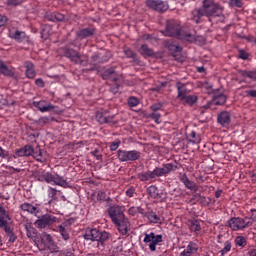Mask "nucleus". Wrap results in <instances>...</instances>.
<instances>
[{
	"label": "nucleus",
	"mask_w": 256,
	"mask_h": 256,
	"mask_svg": "<svg viewBox=\"0 0 256 256\" xmlns=\"http://www.w3.org/2000/svg\"><path fill=\"white\" fill-rule=\"evenodd\" d=\"M224 7L219 3H216L215 0H203L202 7L195 9L192 12V20L194 23H201V18L207 17L208 21L212 23L213 17H222L225 19L223 15Z\"/></svg>",
	"instance_id": "f257e3e1"
},
{
	"label": "nucleus",
	"mask_w": 256,
	"mask_h": 256,
	"mask_svg": "<svg viewBox=\"0 0 256 256\" xmlns=\"http://www.w3.org/2000/svg\"><path fill=\"white\" fill-rule=\"evenodd\" d=\"M173 171H177V166L174 163H166L162 167H156L153 171L138 173L137 179L142 182L155 181L157 177H167Z\"/></svg>",
	"instance_id": "f03ea898"
},
{
	"label": "nucleus",
	"mask_w": 256,
	"mask_h": 256,
	"mask_svg": "<svg viewBox=\"0 0 256 256\" xmlns=\"http://www.w3.org/2000/svg\"><path fill=\"white\" fill-rule=\"evenodd\" d=\"M161 33L162 35H165V37H175L182 41H193V39H195L192 34L183 32L181 24L175 20L166 21L165 30H162Z\"/></svg>",
	"instance_id": "7ed1b4c3"
},
{
	"label": "nucleus",
	"mask_w": 256,
	"mask_h": 256,
	"mask_svg": "<svg viewBox=\"0 0 256 256\" xmlns=\"http://www.w3.org/2000/svg\"><path fill=\"white\" fill-rule=\"evenodd\" d=\"M111 237V233L97 228H87L85 234H83L85 241H91L92 243L96 241L97 247H102V249H105V245L109 242Z\"/></svg>",
	"instance_id": "20e7f679"
},
{
	"label": "nucleus",
	"mask_w": 256,
	"mask_h": 256,
	"mask_svg": "<svg viewBox=\"0 0 256 256\" xmlns=\"http://www.w3.org/2000/svg\"><path fill=\"white\" fill-rule=\"evenodd\" d=\"M60 51L62 55L69 59L71 63H74V65H81L82 67H87L89 65L87 56L79 53V51L71 47L64 46Z\"/></svg>",
	"instance_id": "39448f33"
},
{
	"label": "nucleus",
	"mask_w": 256,
	"mask_h": 256,
	"mask_svg": "<svg viewBox=\"0 0 256 256\" xmlns=\"http://www.w3.org/2000/svg\"><path fill=\"white\" fill-rule=\"evenodd\" d=\"M36 217L38 219L34 222V225L37 229H50V227H53L59 221L57 216L49 213L41 215L40 212Z\"/></svg>",
	"instance_id": "423d86ee"
},
{
	"label": "nucleus",
	"mask_w": 256,
	"mask_h": 256,
	"mask_svg": "<svg viewBox=\"0 0 256 256\" xmlns=\"http://www.w3.org/2000/svg\"><path fill=\"white\" fill-rule=\"evenodd\" d=\"M218 245H222V248L219 250L220 256H225L228 253H231L233 249V239L229 238V232H221L216 236Z\"/></svg>",
	"instance_id": "0eeeda50"
},
{
	"label": "nucleus",
	"mask_w": 256,
	"mask_h": 256,
	"mask_svg": "<svg viewBox=\"0 0 256 256\" xmlns=\"http://www.w3.org/2000/svg\"><path fill=\"white\" fill-rule=\"evenodd\" d=\"M117 158L122 163H127L129 161H139L141 159V152L137 150H121L117 151Z\"/></svg>",
	"instance_id": "6e6552de"
},
{
	"label": "nucleus",
	"mask_w": 256,
	"mask_h": 256,
	"mask_svg": "<svg viewBox=\"0 0 256 256\" xmlns=\"http://www.w3.org/2000/svg\"><path fill=\"white\" fill-rule=\"evenodd\" d=\"M227 225L232 231H245V229L251 227V224L247 219H245V217H232L227 221Z\"/></svg>",
	"instance_id": "1a4fd4ad"
},
{
	"label": "nucleus",
	"mask_w": 256,
	"mask_h": 256,
	"mask_svg": "<svg viewBox=\"0 0 256 256\" xmlns=\"http://www.w3.org/2000/svg\"><path fill=\"white\" fill-rule=\"evenodd\" d=\"M144 243H149L148 247L150 251H157V245L163 243V235L155 234V232L144 233Z\"/></svg>",
	"instance_id": "9d476101"
},
{
	"label": "nucleus",
	"mask_w": 256,
	"mask_h": 256,
	"mask_svg": "<svg viewBox=\"0 0 256 256\" xmlns=\"http://www.w3.org/2000/svg\"><path fill=\"white\" fill-rule=\"evenodd\" d=\"M115 115H111L108 110H100L96 113V121L100 123V125H117L119 123L118 120H115Z\"/></svg>",
	"instance_id": "9b49d317"
},
{
	"label": "nucleus",
	"mask_w": 256,
	"mask_h": 256,
	"mask_svg": "<svg viewBox=\"0 0 256 256\" xmlns=\"http://www.w3.org/2000/svg\"><path fill=\"white\" fill-rule=\"evenodd\" d=\"M112 223L115 225L120 235H129V231H131V222L125 215L122 218H119L116 222Z\"/></svg>",
	"instance_id": "f8f14e48"
},
{
	"label": "nucleus",
	"mask_w": 256,
	"mask_h": 256,
	"mask_svg": "<svg viewBox=\"0 0 256 256\" xmlns=\"http://www.w3.org/2000/svg\"><path fill=\"white\" fill-rule=\"evenodd\" d=\"M146 5L149 9L158 13H165L169 10V2L163 0H147Z\"/></svg>",
	"instance_id": "ddd939ff"
},
{
	"label": "nucleus",
	"mask_w": 256,
	"mask_h": 256,
	"mask_svg": "<svg viewBox=\"0 0 256 256\" xmlns=\"http://www.w3.org/2000/svg\"><path fill=\"white\" fill-rule=\"evenodd\" d=\"M108 215L112 223L117 222L118 219L125 217V207L119 205H112L108 208Z\"/></svg>",
	"instance_id": "4468645a"
},
{
	"label": "nucleus",
	"mask_w": 256,
	"mask_h": 256,
	"mask_svg": "<svg viewBox=\"0 0 256 256\" xmlns=\"http://www.w3.org/2000/svg\"><path fill=\"white\" fill-rule=\"evenodd\" d=\"M8 37H10V39H14L17 43H29V36H27L25 31L10 30Z\"/></svg>",
	"instance_id": "2eb2a0df"
},
{
	"label": "nucleus",
	"mask_w": 256,
	"mask_h": 256,
	"mask_svg": "<svg viewBox=\"0 0 256 256\" xmlns=\"http://www.w3.org/2000/svg\"><path fill=\"white\" fill-rule=\"evenodd\" d=\"M179 180L181 181V183H183L186 189H189L190 191H194L195 193L199 191V186H197V183H195L194 181H191L189 177H187L186 173H180Z\"/></svg>",
	"instance_id": "dca6fc26"
},
{
	"label": "nucleus",
	"mask_w": 256,
	"mask_h": 256,
	"mask_svg": "<svg viewBox=\"0 0 256 256\" xmlns=\"http://www.w3.org/2000/svg\"><path fill=\"white\" fill-rule=\"evenodd\" d=\"M97 33V28L95 26H90L86 28H82L76 32V36L78 39H89V37H93Z\"/></svg>",
	"instance_id": "f3484780"
},
{
	"label": "nucleus",
	"mask_w": 256,
	"mask_h": 256,
	"mask_svg": "<svg viewBox=\"0 0 256 256\" xmlns=\"http://www.w3.org/2000/svg\"><path fill=\"white\" fill-rule=\"evenodd\" d=\"M119 74L115 71V67L107 68L102 73V79L104 81H113V83H117L119 81Z\"/></svg>",
	"instance_id": "a211bd4d"
},
{
	"label": "nucleus",
	"mask_w": 256,
	"mask_h": 256,
	"mask_svg": "<svg viewBox=\"0 0 256 256\" xmlns=\"http://www.w3.org/2000/svg\"><path fill=\"white\" fill-rule=\"evenodd\" d=\"M217 123L221 127H229L231 125V112L222 111L217 115Z\"/></svg>",
	"instance_id": "6ab92c4d"
},
{
	"label": "nucleus",
	"mask_w": 256,
	"mask_h": 256,
	"mask_svg": "<svg viewBox=\"0 0 256 256\" xmlns=\"http://www.w3.org/2000/svg\"><path fill=\"white\" fill-rule=\"evenodd\" d=\"M175 87H176L177 93H178L176 96V99H178V101H183L185 99V96L188 93H191V91L189 89H187V84H185L181 81L176 82Z\"/></svg>",
	"instance_id": "aec40b11"
},
{
	"label": "nucleus",
	"mask_w": 256,
	"mask_h": 256,
	"mask_svg": "<svg viewBox=\"0 0 256 256\" xmlns=\"http://www.w3.org/2000/svg\"><path fill=\"white\" fill-rule=\"evenodd\" d=\"M33 105L41 113H47V112L53 111V109H55V105H53L45 100L34 101Z\"/></svg>",
	"instance_id": "412c9836"
},
{
	"label": "nucleus",
	"mask_w": 256,
	"mask_h": 256,
	"mask_svg": "<svg viewBox=\"0 0 256 256\" xmlns=\"http://www.w3.org/2000/svg\"><path fill=\"white\" fill-rule=\"evenodd\" d=\"M32 157H34L38 163H47V151L41 149L40 146L33 148Z\"/></svg>",
	"instance_id": "4be33fe9"
},
{
	"label": "nucleus",
	"mask_w": 256,
	"mask_h": 256,
	"mask_svg": "<svg viewBox=\"0 0 256 256\" xmlns=\"http://www.w3.org/2000/svg\"><path fill=\"white\" fill-rule=\"evenodd\" d=\"M20 209L26 213H30V215H35V217H39V213H41V209L39 207L33 206V204L29 202L22 203L20 205Z\"/></svg>",
	"instance_id": "5701e85b"
},
{
	"label": "nucleus",
	"mask_w": 256,
	"mask_h": 256,
	"mask_svg": "<svg viewBox=\"0 0 256 256\" xmlns=\"http://www.w3.org/2000/svg\"><path fill=\"white\" fill-rule=\"evenodd\" d=\"M212 103L214 105H225L227 103V95H224L219 89L213 91Z\"/></svg>",
	"instance_id": "b1692460"
},
{
	"label": "nucleus",
	"mask_w": 256,
	"mask_h": 256,
	"mask_svg": "<svg viewBox=\"0 0 256 256\" xmlns=\"http://www.w3.org/2000/svg\"><path fill=\"white\" fill-rule=\"evenodd\" d=\"M147 194L151 199H165L163 191H160L155 185H151L147 188Z\"/></svg>",
	"instance_id": "393cba45"
},
{
	"label": "nucleus",
	"mask_w": 256,
	"mask_h": 256,
	"mask_svg": "<svg viewBox=\"0 0 256 256\" xmlns=\"http://www.w3.org/2000/svg\"><path fill=\"white\" fill-rule=\"evenodd\" d=\"M46 19L52 21V23H63L65 21V15L59 12H49L46 14Z\"/></svg>",
	"instance_id": "a878e982"
},
{
	"label": "nucleus",
	"mask_w": 256,
	"mask_h": 256,
	"mask_svg": "<svg viewBox=\"0 0 256 256\" xmlns=\"http://www.w3.org/2000/svg\"><path fill=\"white\" fill-rule=\"evenodd\" d=\"M144 217L148 219L149 223H154L158 225H161L163 223V220H161V217H159L157 213L153 211L145 212Z\"/></svg>",
	"instance_id": "bb28decb"
},
{
	"label": "nucleus",
	"mask_w": 256,
	"mask_h": 256,
	"mask_svg": "<svg viewBox=\"0 0 256 256\" xmlns=\"http://www.w3.org/2000/svg\"><path fill=\"white\" fill-rule=\"evenodd\" d=\"M25 75L27 79H35L37 77V72L35 71V65L31 62H26L25 63Z\"/></svg>",
	"instance_id": "cd10ccee"
},
{
	"label": "nucleus",
	"mask_w": 256,
	"mask_h": 256,
	"mask_svg": "<svg viewBox=\"0 0 256 256\" xmlns=\"http://www.w3.org/2000/svg\"><path fill=\"white\" fill-rule=\"evenodd\" d=\"M194 201H197V203H200V205H203V207H208V205H211V198L201 195L200 193H196L193 195Z\"/></svg>",
	"instance_id": "c85d7f7f"
},
{
	"label": "nucleus",
	"mask_w": 256,
	"mask_h": 256,
	"mask_svg": "<svg viewBox=\"0 0 256 256\" xmlns=\"http://www.w3.org/2000/svg\"><path fill=\"white\" fill-rule=\"evenodd\" d=\"M189 229L192 233L199 235L201 233V222L198 219L190 220Z\"/></svg>",
	"instance_id": "c756f323"
},
{
	"label": "nucleus",
	"mask_w": 256,
	"mask_h": 256,
	"mask_svg": "<svg viewBox=\"0 0 256 256\" xmlns=\"http://www.w3.org/2000/svg\"><path fill=\"white\" fill-rule=\"evenodd\" d=\"M7 220H11V217H9V214L7 213V210L3 206H0V227L4 228L5 225H7Z\"/></svg>",
	"instance_id": "7c9ffc66"
},
{
	"label": "nucleus",
	"mask_w": 256,
	"mask_h": 256,
	"mask_svg": "<svg viewBox=\"0 0 256 256\" xmlns=\"http://www.w3.org/2000/svg\"><path fill=\"white\" fill-rule=\"evenodd\" d=\"M139 53L143 57H155V51L152 48H149L147 44H142L139 50Z\"/></svg>",
	"instance_id": "2f4dec72"
},
{
	"label": "nucleus",
	"mask_w": 256,
	"mask_h": 256,
	"mask_svg": "<svg viewBox=\"0 0 256 256\" xmlns=\"http://www.w3.org/2000/svg\"><path fill=\"white\" fill-rule=\"evenodd\" d=\"M238 73L244 79H251V81H256V71L255 70H239Z\"/></svg>",
	"instance_id": "473e14b6"
},
{
	"label": "nucleus",
	"mask_w": 256,
	"mask_h": 256,
	"mask_svg": "<svg viewBox=\"0 0 256 256\" xmlns=\"http://www.w3.org/2000/svg\"><path fill=\"white\" fill-rule=\"evenodd\" d=\"M197 101H199V97H197V95L186 94V96H184L182 103H184V105H189V107H193V105H195Z\"/></svg>",
	"instance_id": "72a5a7b5"
},
{
	"label": "nucleus",
	"mask_w": 256,
	"mask_h": 256,
	"mask_svg": "<svg viewBox=\"0 0 256 256\" xmlns=\"http://www.w3.org/2000/svg\"><path fill=\"white\" fill-rule=\"evenodd\" d=\"M53 183L59 187H69L67 180H65L62 176H59V174H54Z\"/></svg>",
	"instance_id": "f704fd0d"
},
{
	"label": "nucleus",
	"mask_w": 256,
	"mask_h": 256,
	"mask_svg": "<svg viewBox=\"0 0 256 256\" xmlns=\"http://www.w3.org/2000/svg\"><path fill=\"white\" fill-rule=\"evenodd\" d=\"M55 231H57V233H60L62 239H64V241H69V232L67 231V228H65V225L61 224L58 225L55 229Z\"/></svg>",
	"instance_id": "c9c22d12"
},
{
	"label": "nucleus",
	"mask_w": 256,
	"mask_h": 256,
	"mask_svg": "<svg viewBox=\"0 0 256 256\" xmlns=\"http://www.w3.org/2000/svg\"><path fill=\"white\" fill-rule=\"evenodd\" d=\"M0 73H2V75H5L6 77H13L15 75V73H13L11 69L6 66L3 60H0Z\"/></svg>",
	"instance_id": "e433bc0d"
},
{
	"label": "nucleus",
	"mask_w": 256,
	"mask_h": 256,
	"mask_svg": "<svg viewBox=\"0 0 256 256\" xmlns=\"http://www.w3.org/2000/svg\"><path fill=\"white\" fill-rule=\"evenodd\" d=\"M187 139L190 143H193L194 145H197L199 143H201V136L195 131L190 132V134H188Z\"/></svg>",
	"instance_id": "4c0bfd02"
},
{
	"label": "nucleus",
	"mask_w": 256,
	"mask_h": 256,
	"mask_svg": "<svg viewBox=\"0 0 256 256\" xmlns=\"http://www.w3.org/2000/svg\"><path fill=\"white\" fill-rule=\"evenodd\" d=\"M234 243L236 247H241L242 249H245V247H247V239H245L244 236H237L234 240Z\"/></svg>",
	"instance_id": "58836bf2"
},
{
	"label": "nucleus",
	"mask_w": 256,
	"mask_h": 256,
	"mask_svg": "<svg viewBox=\"0 0 256 256\" xmlns=\"http://www.w3.org/2000/svg\"><path fill=\"white\" fill-rule=\"evenodd\" d=\"M246 221L250 224V227H253V224L256 223V209H250V216H245Z\"/></svg>",
	"instance_id": "ea45409f"
},
{
	"label": "nucleus",
	"mask_w": 256,
	"mask_h": 256,
	"mask_svg": "<svg viewBox=\"0 0 256 256\" xmlns=\"http://www.w3.org/2000/svg\"><path fill=\"white\" fill-rule=\"evenodd\" d=\"M186 251L190 252V254L195 255L199 251V245L193 241H190L186 247Z\"/></svg>",
	"instance_id": "a19ab883"
},
{
	"label": "nucleus",
	"mask_w": 256,
	"mask_h": 256,
	"mask_svg": "<svg viewBox=\"0 0 256 256\" xmlns=\"http://www.w3.org/2000/svg\"><path fill=\"white\" fill-rule=\"evenodd\" d=\"M54 175L49 172H42L39 181H46V183H53Z\"/></svg>",
	"instance_id": "79ce46f5"
},
{
	"label": "nucleus",
	"mask_w": 256,
	"mask_h": 256,
	"mask_svg": "<svg viewBox=\"0 0 256 256\" xmlns=\"http://www.w3.org/2000/svg\"><path fill=\"white\" fill-rule=\"evenodd\" d=\"M103 64L101 61V54L99 52H95L90 58V65H101Z\"/></svg>",
	"instance_id": "37998d69"
},
{
	"label": "nucleus",
	"mask_w": 256,
	"mask_h": 256,
	"mask_svg": "<svg viewBox=\"0 0 256 256\" xmlns=\"http://www.w3.org/2000/svg\"><path fill=\"white\" fill-rule=\"evenodd\" d=\"M48 193V197H49V205H51V203H53V201H55V199H57V189L53 188V187H48L47 190Z\"/></svg>",
	"instance_id": "c03bdc74"
},
{
	"label": "nucleus",
	"mask_w": 256,
	"mask_h": 256,
	"mask_svg": "<svg viewBox=\"0 0 256 256\" xmlns=\"http://www.w3.org/2000/svg\"><path fill=\"white\" fill-rule=\"evenodd\" d=\"M25 231H26V235L29 239H33L35 237V235H37V233H35V228H33V226H31V224L25 225Z\"/></svg>",
	"instance_id": "a18cd8bd"
},
{
	"label": "nucleus",
	"mask_w": 256,
	"mask_h": 256,
	"mask_svg": "<svg viewBox=\"0 0 256 256\" xmlns=\"http://www.w3.org/2000/svg\"><path fill=\"white\" fill-rule=\"evenodd\" d=\"M100 55V60L102 61V63H107V61H109V59H111L112 55L111 52L109 51H104V52H98Z\"/></svg>",
	"instance_id": "49530a36"
},
{
	"label": "nucleus",
	"mask_w": 256,
	"mask_h": 256,
	"mask_svg": "<svg viewBox=\"0 0 256 256\" xmlns=\"http://www.w3.org/2000/svg\"><path fill=\"white\" fill-rule=\"evenodd\" d=\"M168 49H169V51H172L173 53H181V51H183V48L181 46H179L178 44H175L174 42H171L168 45Z\"/></svg>",
	"instance_id": "de8ad7c7"
},
{
	"label": "nucleus",
	"mask_w": 256,
	"mask_h": 256,
	"mask_svg": "<svg viewBox=\"0 0 256 256\" xmlns=\"http://www.w3.org/2000/svg\"><path fill=\"white\" fill-rule=\"evenodd\" d=\"M152 113H157V111H163V102L154 103L150 106Z\"/></svg>",
	"instance_id": "09e8293b"
},
{
	"label": "nucleus",
	"mask_w": 256,
	"mask_h": 256,
	"mask_svg": "<svg viewBox=\"0 0 256 256\" xmlns=\"http://www.w3.org/2000/svg\"><path fill=\"white\" fill-rule=\"evenodd\" d=\"M111 198L107 197V194L104 191L99 190L97 192V201H110Z\"/></svg>",
	"instance_id": "8fccbe9b"
},
{
	"label": "nucleus",
	"mask_w": 256,
	"mask_h": 256,
	"mask_svg": "<svg viewBox=\"0 0 256 256\" xmlns=\"http://www.w3.org/2000/svg\"><path fill=\"white\" fill-rule=\"evenodd\" d=\"M33 149L34 148L32 145H25L24 147H22V150L24 151V155L26 157H32Z\"/></svg>",
	"instance_id": "3c124183"
},
{
	"label": "nucleus",
	"mask_w": 256,
	"mask_h": 256,
	"mask_svg": "<svg viewBox=\"0 0 256 256\" xmlns=\"http://www.w3.org/2000/svg\"><path fill=\"white\" fill-rule=\"evenodd\" d=\"M228 5L229 7H238V9H241L243 7V0H229Z\"/></svg>",
	"instance_id": "603ef678"
},
{
	"label": "nucleus",
	"mask_w": 256,
	"mask_h": 256,
	"mask_svg": "<svg viewBox=\"0 0 256 256\" xmlns=\"http://www.w3.org/2000/svg\"><path fill=\"white\" fill-rule=\"evenodd\" d=\"M139 105V98L132 96L128 98V106L129 107H137Z\"/></svg>",
	"instance_id": "864d4df0"
},
{
	"label": "nucleus",
	"mask_w": 256,
	"mask_h": 256,
	"mask_svg": "<svg viewBox=\"0 0 256 256\" xmlns=\"http://www.w3.org/2000/svg\"><path fill=\"white\" fill-rule=\"evenodd\" d=\"M0 157L1 159H7V161H11V154L9 151L4 150L3 147L0 146Z\"/></svg>",
	"instance_id": "5fc2aeb1"
},
{
	"label": "nucleus",
	"mask_w": 256,
	"mask_h": 256,
	"mask_svg": "<svg viewBox=\"0 0 256 256\" xmlns=\"http://www.w3.org/2000/svg\"><path fill=\"white\" fill-rule=\"evenodd\" d=\"M121 146V140L115 139L113 142L110 143V151H117Z\"/></svg>",
	"instance_id": "6e6d98bb"
},
{
	"label": "nucleus",
	"mask_w": 256,
	"mask_h": 256,
	"mask_svg": "<svg viewBox=\"0 0 256 256\" xmlns=\"http://www.w3.org/2000/svg\"><path fill=\"white\" fill-rule=\"evenodd\" d=\"M202 89H205L207 93H213V84L209 83L208 81H205L202 83Z\"/></svg>",
	"instance_id": "4d7b16f0"
},
{
	"label": "nucleus",
	"mask_w": 256,
	"mask_h": 256,
	"mask_svg": "<svg viewBox=\"0 0 256 256\" xmlns=\"http://www.w3.org/2000/svg\"><path fill=\"white\" fill-rule=\"evenodd\" d=\"M124 53L128 59H136L137 58V53H135L133 50H131L129 48L124 50Z\"/></svg>",
	"instance_id": "13d9d810"
},
{
	"label": "nucleus",
	"mask_w": 256,
	"mask_h": 256,
	"mask_svg": "<svg viewBox=\"0 0 256 256\" xmlns=\"http://www.w3.org/2000/svg\"><path fill=\"white\" fill-rule=\"evenodd\" d=\"M140 211H141V207L133 206V207L129 208L128 213H129V215H132V217H135V215H137V213H139Z\"/></svg>",
	"instance_id": "bf43d9fd"
},
{
	"label": "nucleus",
	"mask_w": 256,
	"mask_h": 256,
	"mask_svg": "<svg viewBox=\"0 0 256 256\" xmlns=\"http://www.w3.org/2000/svg\"><path fill=\"white\" fill-rule=\"evenodd\" d=\"M150 118H152L153 121H155V123L159 124V119H161V113H159V112H152L150 114Z\"/></svg>",
	"instance_id": "052dcab7"
},
{
	"label": "nucleus",
	"mask_w": 256,
	"mask_h": 256,
	"mask_svg": "<svg viewBox=\"0 0 256 256\" xmlns=\"http://www.w3.org/2000/svg\"><path fill=\"white\" fill-rule=\"evenodd\" d=\"M61 256H75V249L68 248L62 252Z\"/></svg>",
	"instance_id": "680f3d73"
},
{
	"label": "nucleus",
	"mask_w": 256,
	"mask_h": 256,
	"mask_svg": "<svg viewBox=\"0 0 256 256\" xmlns=\"http://www.w3.org/2000/svg\"><path fill=\"white\" fill-rule=\"evenodd\" d=\"M17 157H26L23 148H19V149L15 150L14 159H17Z\"/></svg>",
	"instance_id": "e2e57ef3"
},
{
	"label": "nucleus",
	"mask_w": 256,
	"mask_h": 256,
	"mask_svg": "<svg viewBox=\"0 0 256 256\" xmlns=\"http://www.w3.org/2000/svg\"><path fill=\"white\" fill-rule=\"evenodd\" d=\"M126 197H133V195H135V187L134 186H130L128 187V189L125 192Z\"/></svg>",
	"instance_id": "0e129e2a"
},
{
	"label": "nucleus",
	"mask_w": 256,
	"mask_h": 256,
	"mask_svg": "<svg viewBox=\"0 0 256 256\" xmlns=\"http://www.w3.org/2000/svg\"><path fill=\"white\" fill-rule=\"evenodd\" d=\"M121 86L118 83H115L114 85L110 86V93H113V95H117V92L119 91V88Z\"/></svg>",
	"instance_id": "69168bd1"
},
{
	"label": "nucleus",
	"mask_w": 256,
	"mask_h": 256,
	"mask_svg": "<svg viewBox=\"0 0 256 256\" xmlns=\"http://www.w3.org/2000/svg\"><path fill=\"white\" fill-rule=\"evenodd\" d=\"M23 0H8L7 5H11L13 7H17V5H21Z\"/></svg>",
	"instance_id": "338daca9"
},
{
	"label": "nucleus",
	"mask_w": 256,
	"mask_h": 256,
	"mask_svg": "<svg viewBox=\"0 0 256 256\" xmlns=\"http://www.w3.org/2000/svg\"><path fill=\"white\" fill-rule=\"evenodd\" d=\"M247 97H251L252 99H256V90H246L245 91Z\"/></svg>",
	"instance_id": "774afa93"
}]
</instances>
